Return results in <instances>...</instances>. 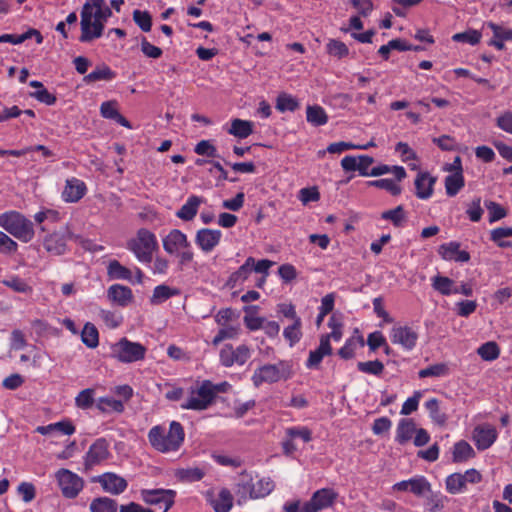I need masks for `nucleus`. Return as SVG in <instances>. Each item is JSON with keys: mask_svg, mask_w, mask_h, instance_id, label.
Listing matches in <instances>:
<instances>
[{"mask_svg": "<svg viewBox=\"0 0 512 512\" xmlns=\"http://www.w3.org/2000/svg\"><path fill=\"white\" fill-rule=\"evenodd\" d=\"M147 438L151 447L159 453L177 452L185 440V430L178 421H171L169 427L155 425L150 428Z\"/></svg>", "mask_w": 512, "mask_h": 512, "instance_id": "1", "label": "nucleus"}, {"mask_svg": "<svg viewBox=\"0 0 512 512\" xmlns=\"http://www.w3.org/2000/svg\"><path fill=\"white\" fill-rule=\"evenodd\" d=\"M0 226L24 243L30 242L35 235L32 221L15 210L0 214Z\"/></svg>", "mask_w": 512, "mask_h": 512, "instance_id": "2", "label": "nucleus"}, {"mask_svg": "<svg viewBox=\"0 0 512 512\" xmlns=\"http://www.w3.org/2000/svg\"><path fill=\"white\" fill-rule=\"evenodd\" d=\"M157 247L155 234L146 228L139 229L126 244V248L134 254L136 259L145 264L152 262V256Z\"/></svg>", "mask_w": 512, "mask_h": 512, "instance_id": "3", "label": "nucleus"}, {"mask_svg": "<svg viewBox=\"0 0 512 512\" xmlns=\"http://www.w3.org/2000/svg\"><path fill=\"white\" fill-rule=\"evenodd\" d=\"M163 249L170 255H176L181 264H187L193 260L194 253L187 235L179 229L171 230L163 238Z\"/></svg>", "mask_w": 512, "mask_h": 512, "instance_id": "4", "label": "nucleus"}, {"mask_svg": "<svg viewBox=\"0 0 512 512\" xmlns=\"http://www.w3.org/2000/svg\"><path fill=\"white\" fill-rule=\"evenodd\" d=\"M111 354L122 363H132L145 358L146 348L138 342L122 338L111 346Z\"/></svg>", "mask_w": 512, "mask_h": 512, "instance_id": "5", "label": "nucleus"}, {"mask_svg": "<svg viewBox=\"0 0 512 512\" xmlns=\"http://www.w3.org/2000/svg\"><path fill=\"white\" fill-rule=\"evenodd\" d=\"M213 402L214 399L211 395L210 381L204 380L199 387L191 391L187 400L181 404V408L202 411L207 409Z\"/></svg>", "mask_w": 512, "mask_h": 512, "instance_id": "6", "label": "nucleus"}, {"mask_svg": "<svg viewBox=\"0 0 512 512\" xmlns=\"http://www.w3.org/2000/svg\"><path fill=\"white\" fill-rule=\"evenodd\" d=\"M59 488L64 497L73 499L78 496L84 486L83 479L68 469H60L56 472Z\"/></svg>", "mask_w": 512, "mask_h": 512, "instance_id": "7", "label": "nucleus"}, {"mask_svg": "<svg viewBox=\"0 0 512 512\" xmlns=\"http://www.w3.org/2000/svg\"><path fill=\"white\" fill-rule=\"evenodd\" d=\"M338 493L331 488H322L315 491L310 500L302 505L303 512H320L324 509L331 507L336 499Z\"/></svg>", "mask_w": 512, "mask_h": 512, "instance_id": "8", "label": "nucleus"}, {"mask_svg": "<svg viewBox=\"0 0 512 512\" xmlns=\"http://www.w3.org/2000/svg\"><path fill=\"white\" fill-rule=\"evenodd\" d=\"M251 356V351L247 345H239L234 348L227 344L220 350V363L224 367H232L234 365H244Z\"/></svg>", "mask_w": 512, "mask_h": 512, "instance_id": "9", "label": "nucleus"}, {"mask_svg": "<svg viewBox=\"0 0 512 512\" xmlns=\"http://www.w3.org/2000/svg\"><path fill=\"white\" fill-rule=\"evenodd\" d=\"M418 337L417 330L407 325H395L390 332L391 342L400 345L407 351H411L416 347Z\"/></svg>", "mask_w": 512, "mask_h": 512, "instance_id": "10", "label": "nucleus"}, {"mask_svg": "<svg viewBox=\"0 0 512 512\" xmlns=\"http://www.w3.org/2000/svg\"><path fill=\"white\" fill-rule=\"evenodd\" d=\"M107 275L112 280H126L137 284H141L143 281V272L140 268L135 267L134 270H131L117 260L109 261Z\"/></svg>", "mask_w": 512, "mask_h": 512, "instance_id": "11", "label": "nucleus"}, {"mask_svg": "<svg viewBox=\"0 0 512 512\" xmlns=\"http://www.w3.org/2000/svg\"><path fill=\"white\" fill-rule=\"evenodd\" d=\"M175 491L165 489H144L141 491L142 500L150 505H160L163 512H168L174 504Z\"/></svg>", "mask_w": 512, "mask_h": 512, "instance_id": "12", "label": "nucleus"}, {"mask_svg": "<svg viewBox=\"0 0 512 512\" xmlns=\"http://www.w3.org/2000/svg\"><path fill=\"white\" fill-rule=\"evenodd\" d=\"M284 377V364H266L255 370L252 381L256 387L263 383H275Z\"/></svg>", "mask_w": 512, "mask_h": 512, "instance_id": "13", "label": "nucleus"}, {"mask_svg": "<svg viewBox=\"0 0 512 512\" xmlns=\"http://www.w3.org/2000/svg\"><path fill=\"white\" fill-rule=\"evenodd\" d=\"M81 15H86L89 19L105 25L112 12L104 0H87L83 5Z\"/></svg>", "mask_w": 512, "mask_h": 512, "instance_id": "14", "label": "nucleus"}, {"mask_svg": "<svg viewBox=\"0 0 512 512\" xmlns=\"http://www.w3.org/2000/svg\"><path fill=\"white\" fill-rule=\"evenodd\" d=\"M221 239L222 232L218 229L202 228L195 235V243L204 253L212 252Z\"/></svg>", "mask_w": 512, "mask_h": 512, "instance_id": "15", "label": "nucleus"}, {"mask_svg": "<svg viewBox=\"0 0 512 512\" xmlns=\"http://www.w3.org/2000/svg\"><path fill=\"white\" fill-rule=\"evenodd\" d=\"M87 193V186L84 181L76 177L68 178L61 193V198L66 203H77Z\"/></svg>", "mask_w": 512, "mask_h": 512, "instance_id": "16", "label": "nucleus"}, {"mask_svg": "<svg viewBox=\"0 0 512 512\" xmlns=\"http://www.w3.org/2000/svg\"><path fill=\"white\" fill-rule=\"evenodd\" d=\"M72 237L73 234L68 230L53 232L45 237L43 245L49 253L62 255L66 252L67 241L72 239Z\"/></svg>", "mask_w": 512, "mask_h": 512, "instance_id": "17", "label": "nucleus"}, {"mask_svg": "<svg viewBox=\"0 0 512 512\" xmlns=\"http://www.w3.org/2000/svg\"><path fill=\"white\" fill-rule=\"evenodd\" d=\"M498 437L497 430L490 424H483L475 427L473 441L478 450H486L491 447Z\"/></svg>", "mask_w": 512, "mask_h": 512, "instance_id": "18", "label": "nucleus"}, {"mask_svg": "<svg viewBox=\"0 0 512 512\" xmlns=\"http://www.w3.org/2000/svg\"><path fill=\"white\" fill-rule=\"evenodd\" d=\"M438 254L445 261L466 263L470 260L469 252L461 250V244L457 241H450L441 244L438 247Z\"/></svg>", "mask_w": 512, "mask_h": 512, "instance_id": "19", "label": "nucleus"}, {"mask_svg": "<svg viewBox=\"0 0 512 512\" xmlns=\"http://www.w3.org/2000/svg\"><path fill=\"white\" fill-rule=\"evenodd\" d=\"M98 482L104 491L112 495H119L128 487V483L123 477L112 472H106L100 475L98 477Z\"/></svg>", "mask_w": 512, "mask_h": 512, "instance_id": "20", "label": "nucleus"}, {"mask_svg": "<svg viewBox=\"0 0 512 512\" xmlns=\"http://www.w3.org/2000/svg\"><path fill=\"white\" fill-rule=\"evenodd\" d=\"M108 300L119 307H127L133 302L134 295L128 286L113 284L107 289Z\"/></svg>", "mask_w": 512, "mask_h": 512, "instance_id": "21", "label": "nucleus"}, {"mask_svg": "<svg viewBox=\"0 0 512 512\" xmlns=\"http://www.w3.org/2000/svg\"><path fill=\"white\" fill-rule=\"evenodd\" d=\"M109 457V444L104 438L97 439L85 455V464L94 466Z\"/></svg>", "mask_w": 512, "mask_h": 512, "instance_id": "22", "label": "nucleus"}, {"mask_svg": "<svg viewBox=\"0 0 512 512\" xmlns=\"http://www.w3.org/2000/svg\"><path fill=\"white\" fill-rule=\"evenodd\" d=\"M80 26L81 35L79 40L83 43H87L100 38L103 34L105 25L96 22V20L89 19L86 15H81Z\"/></svg>", "mask_w": 512, "mask_h": 512, "instance_id": "23", "label": "nucleus"}, {"mask_svg": "<svg viewBox=\"0 0 512 512\" xmlns=\"http://www.w3.org/2000/svg\"><path fill=\"white\" fill-rule=\"evenodd\" d=\"M436 178L428 172H419L414 181L415 194L419 199L427 200L431 198L434 191Z\"/></svg>", "mask_w": 512, "mask_h": 512, "instance_id": "24", "label": "nucleus"}, {"mask_svg": "<svg viewBox=\"0 0 512 512\" xmlns=\"http://www.w3.org/2000/svg\"><path fill=\"white\" fill-rule=\"evenodd\" d=\"M332 353L330 336H321L319 346L316 350L310 351L306 362L307 368H315L321 363L325 356Z\"/></svg>", "mask_w": 512, "mask_h": 512, "instance_id": "25", "label": "nucleus"}, {"mask_svg": "<svg viewBox=\"0 0 512 512\" xmlns=\"http://www.w3.org/2000/svg\"><path fill=\"white\" fill-rule=\"evenodd\" d=\"M253 262L254 258L251 256L248 257L245 262L229 276L227 286L236 288L243 285L253 271Z\"/></svg>", "mask_w": 512, "mask_h": 512, "instance_id": "26", "label": "nucleus"}, {"mask_svg": "<svg viewBox=\"0 0 512 512\" xmlns=\"http://www.w3.org/2000/svg\"><path fill=\"white\" fill-rule=\"evenodd\" d=\"M203 203H205V199L203 197L191 195L176 212V216L181 220L191 221L197 215L198 209Z\"/></svg>", "mask_w": 512, "mask_h": 512, "instance_id": "27", "label": "nucleus"}, {"mask_svg": "<svg viewBox=\"0 0 512 512\" xmlns=\"http://www.w3.org/2000/svg\"><path fill=\"white\" fill-rule=\"evenodd\" d=\"M32 37H35L37 44H41L43 42V36L41 33L34 28H30L28 31L20 35L2 34L0 35V43H11L13 45H18Z\"/></svg>", "mask_w": 512, "mask_h": 512, "instance_id": "28", "label": "nucleus"}, {"mask_svg": "<svg viewBox=\"0 0 512 512\" xmlns=\"http://www.w3.org/2000/svg\"><path fill=\"white\" fill-rule=\"evenodd\" d=\"M428 411L429 417L433 423L438 426H444L448 420V416L445 411L441 408L440 402L436 398L427 400L424 404Z\"/></svg>", "mask_w": 512, "mask_h": 512, "instance_id": "29", "label": "nucleus"}, {"mask_svg": "<svg viewBox=\"0 0 512 512\" xmlns=\"http://www.w3.org/2000/svg\"><path fill=\"white\" fill-rule=\"evenodd\" d=\"M206 472L207 471L204 466H193L177 469L175 476L179 481L192 483L203 479V477L206 475Z\"/></svg>", "mask_w": 512, "mask_h": 512, "instance_id": "30", "label": "nucleus"}, {"mask_svg": "<svg viewBox=\"0 0 512 512\" xmlns=\"http://www.w3.org/2000/svg\"><path fill=\"white\" fill-rule=\"evenodd\" d=\"M215 512H229L233 506V496L228 489H221L215 498H210Z\"/></svg>", "mask_w": 512, "mask_h": 512, "instance_id": "31", "label": "nucleus"}, {"mask_svg": "<svg viewBox=\"0 0 512 512\" xmlns=\"http://www.w3.org/2000/svg\"><path fill=\"white\" fill-rule=\"evenodd\" d=\"M29 86L35 88V91L30 94L31 97L36 99L37 101L44 103L46 105H54L56 103V96L49 92L43 85L42 82L37 80H32L29 82Z\"/></svg>", "mask_w": 512, "mask_h": 512, "instance_id": "32", "label": "nucleus"}, {"mask_svg": "<svg viewBox=\"0 0 512 512\" xmlns=\"http://www.w3.org/2000/svg\"><path fill=\"white\" fill-rule=\"evenodd\" d=\"M254 124L248 120L234 119L227 132L239 139H245L253 133Z\"/></svg>", "mask_w": 512, "mask_h": 512, "instance_id": "33", "label": "nucleus"}, {"mask_svg": "<svg viewBox=\"0 0 512 512\" xmlns=\"http://www.w3.org/2000/svg\"><path fill=\"white\" fill-rule=\"evenodd\" d=\"M258 306L245 307L244 311L246 315L243 318L244 324L250 331H257L262 329L265 324L266 318L258 316Z\"/></svg>", "mask_w": 512, "mask_h": 512, "instance_id": "34", "label": "nucleus"}, {"mask_svg": "<svg viewBox=\"0 0 512 512\" xmlns=\"http://www.w3.org/2000/svg\"><path fill=\"white\" fill-rule=\"evenodd\" d=\"M179 293L180 292L177 288H172L165 284L158 285L153 289L152 296L150 297V303L152 305L162 304Z\"/></svg>", "mask_w": 512, "mask_h": 512, "instance_id": "35", "label": "nucleus"}, {"mask_svg": "<svg viewBox=\"0 0 512 512\" xmlns=\"http://www.w3.org/2000/svg\"><path fill=\"white\" fill-rule=\"evenodd\" d=\"M116 77V73L105 64L96 67L92 72L84 77V82L89 84L96 81H110Z\"/></svg>", "mask_w": 512, "mask_h": 512, "instance_id": "36", "label": "nucleus"}, {"mask_svg": "<svg viewBox=\"0 0 512 512\" xmlns=\"http://www.w3.org/2000/svg\"><path fill=\"white\" fill-rule=\"evenodd\" d=\"M275 488V484L270 478L259 479L250 489L251 498L258 499L268 496Z\"/></svg>", "mask_w": 512, "mask_h": 512, "instance_id": "37", "label": "nucleus"}, {"mask_svg": "<svg viewBox=\"0 0 512 512\" xmlns=\"http://www.w3.org/2000/svg\"><path fill=\"white\" fill-rule=\"evenodd\" d=\"M302 336V319L291 321L283 330V337L291 347L297 344Z\"/></svg>", "mask_w": 512, "mask_h": 512, "instance_id": "38", "label": "nucleus"}, {"mask_svg": "<svg viewBox=\"0 0 512 512\" xmlns=\"http://www.w3.org/2000/svg\"><path fill=\"white\" fill-rule=\"evenodd\" d=\"M96 408L103 413H121L124 411V404L121 400H117L110 396L100 397L96 401Z\"/></svg>", "mask_w": 512, "mask_h": 512, "instance_id": "39", "label": "nucleus"}, {"mask_svg": "<svg viewBox=\"0 0 512 512\" xmlns=\"http://www.w3.org/2000/svg\"><path fill=\"white\" fill-rule=\"evenodd\" d=\"M306 119L313 126H323L327 124L329 118L324 108L312 105L306 109Z\"/></svg>", "mask_w": 512, "mask_h": 512, "instance_id": "40", "label": "nucleus"}, {"mask_svg": "<svg viewBox=\"0 0 512 512\" xmlns=\"http://www.w3.org/2000/svg\"><path fill=\"white\" fill-rule=\"evenodd\" d=\"M446 490L450 494H461L467 491V484L462 473H453L446 480Z\"/></svg>", "mask_w": 512, "mask_h": 512, "instance_id": "41", "label": "nucleus"}, {"mask_svg": "<svg viewBox=\"0 0 512 512\" xmlns=\"http://www.w3.org/2000/svg\"><path fill=\"white\" fill-rule=\"evenodd\" d=\"M414 432V422L411 419H401L396 430V441L400 444L406 443L412 438Z\"/></svg>", "mask_w": 512, "mask_h": 512, "instance_id": "42", "label": "nucleus"}, {"mask_svg": "<svg viewBox=\"0 0 512 512\" xmlns=\"http://www.w3.org/2000/svg\"><path fill=\"white\" fill-rule=\"evenodd\" d=\"M464 177L462 172H455L454 174L445 177V190L446 194L453 197L464 187Z\"/></svg>", "mask_w": 512, "mask_h": 512, "instance_id": "43", "label": "nucleus"}, {"mask_svg": "<svg viewBox=\"0 0 512 512\" xmlns=\"http://www.w3.org/2000/svg\"><path fill=\"white\" fill-rule=\"evenodd\" d=\"M432 287L440 294L448 296L456 292L454 281L448 277L437 275L432 278Z\"/></svg>", "mask_w": 512, "mask_h": 512, "instance_id": "44", "label": "nucleus"}, {"mask_svg": "<svg viewBox=\"0 0 512 512\" xmlns=\"http://www.w3.org/2000/svg\"><path fill=\"white\" fill-rule=\"evenodd\" d=\"M387 173H392L398 181H401L406 177V171L402 166H392L381 164L373 167L370 170L371 177L381 176Z\"/></svg>", "mask_w": 512, "mask_h": 512, "instance_id": "45", "label": "nucleus"}, {"mask_svg": "<svg viewBox=\"0 0 512 512\" xmlns=\"http://www.w3.org/2000/svg\"><path fill=\"white\" fill-rule=\"evenodd\" d=\"M472 446L466 441L455 443L453 448V461L456 463L464 462L474 456Z\"/></svg>", "mask_w": 512, "mask_h": 512, "instance_id": "46", "label": "nucleus"}, {"mask_svg": "<svg viewBox=\"0 0 512 512\" xmlns=\"http://www.w3.org/2000/svg\"><path fill=\"white\" fill-rule=\"evenodd\" d=\"M381 219L390 221L395 227H401L405 223L407 215L403 206L399 205L394 209L382 212Z\"/></svg>", "mask_w": 512, "mask_h": 512, "instance_id": "47", "label": "nucleus"}, {"mask_svg": "<svg viewBox=\"0 0 512 512\" xmlns=\"http://www.w3.org/2000/svg\"><path fill=\"white\" fill-rule=\"evenodd\" d=\"M82 342L89 348H96L99 344V333L94 324L87 322L81 332Z\"/></svg>", "mask_w": 512, "mask_h": 512, "instance_id": "48", "label": "nucleus"}, {"mask_svg": "<svg viewBox=\"0 0 512 512\" xmlns=\"http://www.w3.org/2000/svg\"><path fill=\"white\" fill-rule=\"evenodd\" d=\"M117 502L108 497L94 499L90 504L91 512H117Z\"/></svg>", "mask_w": 512, "mask_h": 512, "instance_id": "49", "label": "nucleus"}, {"mask_svg": "<svg viewBox=\"0 0 512 512\" xmlns=\"http://www.w3.org/2000/svg\"><path fill=\"white\" fill-rule=\"evenodd\" d=\"M2 283L17 293L29 294L32 292V287L17 275L7 277Z\"/></svg>", "mask_w": 512, "mask_h": 512, "instance_id": "50", "label": "nucleus"}, {"mask_svg": "<svg viewBox=\"0 0 512 512\" xmlns=\"http://www.w3.org/2000/svg\"><path fill=\"white\" fill-rule=\"evenodd\" d=\"M299 107L298 100L287 93H281L276 100V109L280 112L295 111Z\"/></svg>", "mask_w": 512, "mask_h": 512, "instance_id": "51", "label": "nucleus"}, {"mask_svg": "<svg viewBox=\"0 0 512 512\" xmlns=\"http://www.w3.org/2000/svg\"><path fill=\"white\" fill-rule=\"evenodd\" d=\"M449 374V368L445 363L430 365L418 372L419 378L444 377Z\"/></svg>", "mask_w": 512, "mask_h": 512, "instance_id": "52", "label": "nucleus"}, {"mask_svg": "<svg viewBox=\"0 0 512 512\" xmlns=\"http://www.w3.org/2000/svg\"><path fill=\"white\" fill-rule=\"evenodd\" d=\"M478 355L485 361H493L499 357L500 349L496 342L489 341L477 349Z\"/></svg>", "mask_w": 512, "mask_h": 512, "instance_id": "53", "label": "nucleus"}, {"mask_svg": "<svg viewBox=\"0 0 512 512\" xmlns=\"http://www.w3.org/2000/svg\"><path fill=\"white\" fill-rule=\"evenodd\" d=\"M512 236V227H500L491 231V240L501 248L512 246V242L504 241V238Z\"/></svg>", "mask_w": 512, "mask_h": 512, "instance_id": "54", "label": "nucleus"}, {"mask_svg": "<svg viewBox=\"0 0 512 512\" xmlns=\"http://www.w3.org/2000/svg\"><path fill=\"white\" fill-rule=\"evenodd\" d=\"M327 53L338 59H342L349 54L347 45L339 40L330 39L326 45Z\"/></svg>", "mask_w": 512, "mask_h": 512, "instance_id": "55", "label": "nucleus"}, {"mask_svg": "<svg viewBox=\"0 0 512 512\" xmlns=\"http://www.w3.org/2000/svg\"><path fill=\"white\" fill-rule=\"evenodd\" d=\"M240 334V327L237 326H225L222 327L218 333L214 336L212 343L218 345L226 339H236Z\"/></svg>", "mask_w": 512, "mask_h": 512, "instance_id": "56", "label": "nucleus"}, {"mask_svg": "<svg viewBox=\"0 0 512 512\" xmlns=\"http://www.w3.org/2000/svg\"><path fill=\"white\" fill-rule=\"evenodd\" d=\"M95 391L92 388H87L78 393L75 397V405L83 410L89 409L94 403Z\"/></svg>", "mask_w": 512, "mask_h": 512, "instance_id": "57", "label": "nucleus"}, {"mask_svg": "<svg viewBox=\"0 0 512 512\" xmlns=\"http://www.w3.org/2000/svg\"><path fill=\"white\" fill-rule=\"evenodd\" d=\"M410 480V492L416 496H422L431 490V485L424 476H416Z\"/></svg>", "mask_w": 512, "mask_h": 512, "instance_id": "58", "label": "nucleus"}, {"mask_svg": "<svg viewBox=\"0 0 512 512\" xmlns=\"http://www.w3.org/2000/svg\"><path fill=\"white\" fill-rule=\"evenodd\" d=\"M357 368L362 373L379 376L382 374L384 370V365L379 360H373L366 362H358Z\"/></svg>", "mask_w": 512, "mask_h": 512, "instance_id": "59", "label": "nucleus"}, {"mask_svg": "<svg viewBox=\"0 0 512 512\" xmlns=\"http://www.w3.org/2000/svg\"><path fill=\"white\" fill-rule=\"evenodd\" d=\"M481 33L478 30H467L461 33H456L452 36L453 41L468 43L470 45H476L481 40Z\"/></svg>", "mask_w": 512, "mask_h": 512, "instance_id": "60", "label": "nucleus"}, {"mask_svg": "<svg viewBox=\"0 0 512 512\" xmlns=\"http://www.w3.org/2000/svg\"><path fill=\"white\" fill-rule=\"evenodd\" d=\"M133 20L142 31L149 32L151 30L152 17L148 11L134 10Z\"/></svg>", "mask_w": 512, "mask_h": 512, "instance_id": "61", "label": "nucleus"}, {"mask_svg": "<svg viewBox=\"0 0 512 512\" xmlns=\"http://www.w3.org/2000/svg\"><path fill=\"white\" fill-rule=\"evenodd\" d=\"M369 186L384 189L390 192L392 195H398L401 193V187L392 179H379L368 182Z\"/></svg>", "mask_w": 512, "mask_h": 512, "instance_id": "62", "label": "nucleus"}, {"mask_svg": "<svg viewBox=\"0 0 512 512\" xmlns=\"http://www.w3.org/2000/svg\"><path fill=\"white\" fill-rule=\"evenodd\" d=\"M422 398V392L421 391H414L413 395L406 399V401L403 403L400 414L407 416L412 414L418 409L420 399Z\"/></svg>", "mask_w": 512, "mask_h": 512, "instance_id": "63", "label": "nucleus"}, {"mask_svg": "<svg viewBox=\"0 0 512 512\" xmlns=\"http://www.w3.org/2000/svg\"><path fill=\"white\" fill-rule=\"evenodd\" d=\"M99 317L107 327L112 329L117 328L123 320L121 315L105 309L99 311Z\"/></svg>", "mask_w": 512, "mask_h": 512, "instance_id": "64", "label": "nucleus"}]
</instances>
